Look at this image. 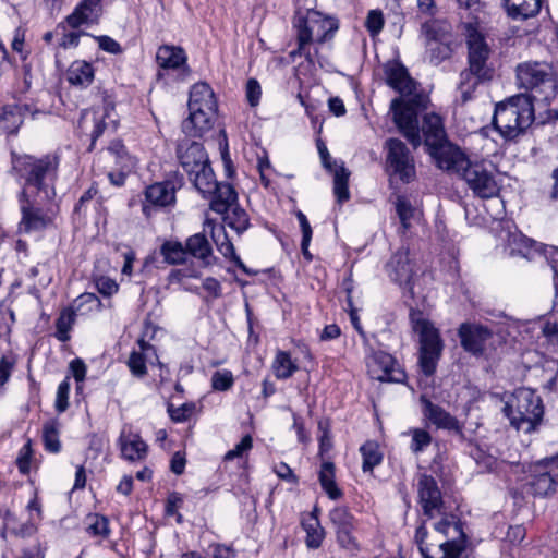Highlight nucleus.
I'll use <instances>...</instances> for the list:
<instances>
[{"instance_id": "obj_1", "label": "nucleus", "mask_w": 558, "mask_h": 558, "mask_svg": "<svg viewBox=\"0 0 558 558\" xmlns=\"http://www.w3.org/2000/svg\"><path fill=\"white\" fill-rule=\"evenodd\" d=\"M387 83L396 89L401 97L391 101L393 121L404 137L414 146H420L418 111L427 108V95L416 92V83L407 69L395 63L387 71Z\"/></svg>"}, {"instance_id": "obj_2", "label": "nucleus", "mask_w": 558, "mask_h": 558, "mask_svg": "<svg viewBox=\"0 0 558 558\" xmlns=\"http://www.w3.org/2000/svg\"><path fill=\"white\" fill-rule=\"evenodd\" d=\"M13 169L24 180L19 195L33 197L35 202L54 199V181L58 174L59 158L56 155H46L41 158L33 156H14Z\"/></svg>"}, {"instance_id": "obj_3", "label": "nucleus", "mask_w": 558, "mask_h": 558, "mask_svg": "<svg viewBox=\"0 0 558 558\" xmlns=\"http://www.w3.org/2000/svg\"><path fill=\"white\" fill-rule=\"evenodd\" d=\"M435 543H427V530L417 526L414 541L424 558H459L465 549L466 536L454 515H447L434 525Z\"/></svg>"}, {"instance_id": "obj_4", "label": "nucleus", "mask_w": 558, "mask_h": 558, "mask_svg": "<svg viewBox=\"0 0 558 558\" xmlns=\"http://www.w3.org/2000/svg\"><path fill=\"white\" fill-rule=\"evenodd\" d=\"M468 68L460 73L458 89L463 102L470 100L476 88L493 80L494 69L488 64L490 48L484 36L474 27H468Z\"/></svg>"}, {"instance_id": "obj_5", "label": "nucleus", "mask_w": 558, "mask_h": 558, "mask_svg": "<svg viewBox=\"0 0 558 558\" xmlns=\"http://www.w3.org/2000/svg\"><path fill=\"white\" fill-rule=\"evenodd\" d=\"M296 35L298 49L291 52V57L304 56L312 62L310 46L323 44L331 39L338 29V21L314 9H304L296 4L292 21Z\"/></svg>"}, {"instance_id": "obj_6", "label": "nucleus", "mask_w": 558, "mask_h": 558, "mask_svg": "<svg viewBox=\"0 0 558 558\" xmlns=\"http://www.w3.org/2000/svg\"><path fill=\"white\" fill-rule=\"evenodd\" d=\"M534 120L532 97L519 94L496 105L493 124L505 138H515L523 133Z\"/></svg>"}, {"instance_id": "obj_7", "label": "nucleus", "mask_w": 558, "mask_h": 558, "mask_svg": "<svg viewBox=\"0 0 558 558\" xmlns=\"http://www.w3.org/2000/svg\"><path fill=\"white\" fill-rule=\"evenodd\" d=\"M511 426L530 434L541 423L544 408L541 397L530 388H520L511 396L502 409Z\"/></svg>"}, {"instance_id": "obj_8", "label": "nucleus", "mask_w": 558, "mask_h": 558, "mask_svg": "<svg viewBox=\"0 0 558 558\" xmlns=\"http://www.w3.org/2000/svg\"><path fill=\"white\" fill-rule=\"evenodd\" d=\"M177 157L190 181L197 191H208L213 186V168L207 153L198 142L182 140L177 146Z\"/></svg>"}, {"instance_id": "obj_9", "label": "nucleus", "mask_w": 558, "mask_h": 558, "mask_svg": "<svg viewBox=\"0 0 558 558\" xmlns=\"http://www.w3.org/2000/svg\"><path fill=\"white\" fill-rule=\"evenodd\" d=\"M410 320L420 337V368L426 376H430L436 371L444 348L439 331L418 311L411 310Z\"/></svg>"}, {"instance_id": "obj_10", "label": "nucleus", "mask_w": 558, "mask_h": 558, "mask_svg": "<svg viewBox=\"0 0 558 558\" xmlns=\"http://www.w3.org/2000/svg\"><path fill=\"white\" fill-rule=\"evenodd\" d=\"M517 81L521 88L535 90L544 100L554 97L556 82L551 68L545 62H524L517 66Z\"/></svg>"}, {"instance_id": "obj_11", "label": "nucleus", "mask_w": 558, "mask_h": 558, "mask_svg": "<svg viewBox=\"0 0 558 558\" xmlns=\"http://www.w3.org/2000/svg\"><path fill=\"white\" fill-rule=\"evenodd\" d=\"M17 198L22 214L19 226L21 232L40 231L52 222L53 199H44L41 203H37L33 197L19 195Z\"/></svg>"}, {"instance_id": "obj_12", "label": "nucleus", "mask_w": 558, "mask_h": 558, "mask_svg": "<svg viewBox=\"0 0 558 558\" xmlns=\"http://www.w3.org/2000/svg\"><path fill=\"white\" fill-rule=\"evenodd\" d=\"M558 486V464L554 458L531 465L524 490L534 496H547Z\"/></svg>"}, {"instance_id": "obj_13", "label": "nucleus", "mask_w": 558, "mask_h": 558, "mask_svg": "<svg viewBox=\"0 0 558 558\" xmlns=\"http://www.w3.org/2000/svg\"><path fill=\"white\" fill-rule=\"evenodd\" d=\"M388 169L403 182L415 178V166L405 144L398 138H389L385 143Z\"/></svg>"}, {"instance_id": "obj_14", "label": "nucleus", "mask_w": 558, "mask_h": 558, "mask_svg": "<svg viewBox=\"0 0 558 558\" xmlns=\"http://www.w3.org/2000/svg\"><path fill=\"white\" fill-rule=\"evenodd\" d=\"M461 177L472 192L481 198H492L499 193V185L494 174L483 162H470Z\"/></svg>"}, {"instance_id": "obj_15", "label": "nucleus", "mask_w": 558, "mask_h": 558, "mask_svg": "<svg viewBox=\"0 0 558 558\" xmlns=\"http://www.w3.org/2000/svg\"><path fill=\"white\" fill-rule=\"evenodd\" d=\"M462 348L474 356H483L493 339L489 328L476 323H463L458 329Z\"/></svg>"}, {"instance_id": "obj_16", "label": "nucleus", "mask_w": 558, "mask_h": 558, "mask_svg": "<svg viewBox=\"0 0 558 558\" xmlns=\"http://www.w3.org/2000/svg\"><path fill=\"white\" fill-rule=\"evenodd\" d=\"M388 277L400 288L413 295L414 264L409 257V250L399 248L386 264Z\"/></svg>"}, {"instance_id": "obj_17", "label": "nucleus", "mask_w": 558, "mask_h": 558, "mask_svg": "<svg viewBox=\"0 0 558 558\" xmlns=\"http://www.w3.org/2000/svg\"><path fill=\"white\" fill-rule=\"evenodd\" d=\"M429 62L437 65L451 56L448 37L437 22H426L422 26Z\"/></svg>"}, {"instance_id": "obj_18", "label": "nucleus", "mask_w": 558, "mask_h": 558, "mask_svg": "<svg viewBox=\"0 0 558 558\" xmlns=\"http://www.w3.org/2000/svg\"><path fill=\"white\" fill-rule=\"evenodd\" d=\"M112 113L113 108L110 104L104 105L101 109H90L82 113L78 126L83 133L90 136L92 143L89 150L93 149L96 141L102 135L105 130L108 129L109 124L116 123Z\"/></svg>"}, {"instance_id": "obj_19", "label": "nucleus", "mask_w": 558, "mask_h": 558, "mask_svg": "<svg viewBox=\"0 0 558 558\" xmlns=\"http://www.w3.org/2000/svg\"><path fill=\"white\" fill-rule=\"evenodd\" d=\"M417 494L423 512L428 518L442 513V496L436 480L428 474L417 475Z\"/></svg>"}, {"instance_id": "obj_20", "label": "nucleus", "mask_w": 558, "mask_h": 558, "mask_svg": "<svg viewBox=\"0 0 558 558\" xmlns=\"http://www.w3.org/2000/svg\"><path fill=\"white\" fill-rule=\"evenodd\" d=\"M429 154L436 159L440 169L454 172L459 175L463 173L471 162L459 147L449 143L447 140L428 148Z\"/></svg>"}, {"instance_id": "obj_21", "label": "nucleus", "mask_w": 558, "mask_h": 558, "mask_svg": "<svg viewBox=\"0 0 558 558\" xmlns=\"http://www.w3.org/2000/svg\"><path fill=\"white\" fill-rule=\"evenodd\" d=\"M368 373L379 381L402 383L405 374L400 369L395 359L385 352L374 353L367 362Z\"/></svg>"}, {"instance_id": "obj_22", "label": "nucleus", "mask_w": 558, "mask_h": 558, "mask_svg": "<svg viewBox=\"0 0 558 558\" xmlns=\"http://www.w3.org/2000/svg\"><path fill=\"white\" fill-rule=\"evenodd\" d=\"M318 153L324 167L333 175V193L338 203H343L350 198L348 182L350 171L343 166L338 165L336 161L331 162L330 155L324 143H317Z\"/></svg>"}, {"instance_id": "obj_23", "label": "nucleus", "mask_w": 558, "mask_h": 558, "mask_svg": "<svg viewBox=\"0 0 558 558\" xmlns=\"http://www.w3.org/2000/svg\"><path fill=\"white\" fill-rule=\"evenodd\" d=\"M189 117L182 122V130L189 136H202L213 128L217 107H189Z\"/></svg>"}, {"instance_id": "obj_24", "label": "nucleus", "mask_w": 558, "mask_h": 558, "mask_svg": "<svg viewBox=\"0 0 558 558\" xmlns=\"http://www.w3.org/2000/svg\"><path fill=\"white\" fill-rule=\"evenodd\" d=\"M210 182V180H208ZM213 186L208 191H198L204 197H210V209L217 214H223L236 204L238 194L229 183H219L213 174Z\"/></svg>"}, {"instance_id": "obj_25", "label": "nucleus", "mask_w": 558, "mask_h": 558, "mask_svg": "<svg viewBox=\"0 0 558 558\" xmlns=\"http://www.w3.org/2000/svg\"><path fill=\"white\" fill-rule=\"evenodd\" d=\"M146 203L143 205V213L146 217L151 216L154 207H166L175 201V190L172 182H160L148 186L145 191Z\"/></svg>"}, {"instance_id": "obj_26", "label": "nucleus", "mask_w": 558, "mask_h": 558, "mask_svg": "<svg viewBox=\"0 0 558 558\" xmlns=\"http://www.w3.org/2000/svg\"><path fill=\"white\" fill-rule=\"evenodd\" d=\"M423 407V415L437 428L461 433L459 421L440 405L433 403L425 396L420 398Z\"/></svg>"}, {"instance_id": "obj_27", "label": "nucleus", "mask_w": 558, "mask_h": 558, "mask_svg": "<svg viewBox=\"0 0 558 558\" xmlns=\"http://www.w3.org/2000/svg\"><path fill=\"white\" fill-rule=\"evenodd\" d=\"M101 15L100 0H82L74 11L66 16V23L71 28L82 25L97 24Z\"/></svg>"}, {"instance_id": "obj_28", "label": "nucleus", "mask_w": 558, "mask_h": 558, "mask_svg": "<svg viewBox=\"0 0 558 558\" xmlns=\"http://www.w3.org/2000/svg\"><path fill=\"white\" fill-rule=\"evenodd\" d=\"M210 231L213 241L215 242L217 250L226 257L230 258L235 265L246 271V267L241 258L235 254L234 246L229 240L223 226H216L210 220H206L204 223V231Z\"/></svg>"}, {"instance_id": "obj_29", "label": "nucleus", "mask_w": 558, "mask_h": 558, "mask_svg": "<svg viewBox=\"0 0 558 558\" xmlns=\"http://www.w3.org/2000/svg\"><path fill=\"white\" fill-rule=\"evenodd\" d=\"M156 61L161 69L179 70L186 66V56L182 48L175 46H161L156 53Z\"/></svg>"}, {"instance_id": "obj_30", "label": "nucleus", "mask_w": 558, "mask_h": 558, "mask_svg": "<svg viewBox=\"0 0 558 558\" xmlns=\"http://www.w3.org/2000/svg\"><path fill=\"white\" fill-rule=\"evenodd\" d=\"M187 255L202 262L204 266L211 265L213 247L204 233H196L185 241Z\"/></svg>"}, {"instance_id": "obj_31", "label": "nucleus", "mask_w": 558, "mask_h": 558, "mask_svg": "<svg viewBox=\"0 0 558 558\" xmlns=\"http://www.w3.org/2000/svg\"><path fill=\"white\" fill-rule=\"evenodd\" d=\"M66 81L76 87H87L94 81V68L85 60L73 61L66 71Z\"/></svg>"}, {"instance_id": "obj_32", "label": "nucleus", "mask_w": 558, "mask_h": 558, "mask_svg": "<svg viewBox=\"0 0 558 558\" xmlns=\"http://www.w3.org/2000/svg\"><path fill=\"white\" fill-rule=\"evenodd\" d=\"M120 445L122 456L130 461L142 460L146 456L147 445L137 434L122 432Z\"/></svg>"}, {"instance_id": "obj_33", "label": "nucleus", "mask_w": 558, "mask_h": 558, "mask_svg": "<svg viewBox=\"0 0 558 558\" xmlns=\"http://www.w3.org/2000/svg\"><path fill=\"white\" fill-rule=\"evenodd\" d=\"M418 130L421 131L420 128ZM422 132L425 136V145L428 148L446 141L442 121L438 114L427 113L424 116Z\"/></svg>"}, {"instance_id": "obj_34", "label": "nucleus", "mask_w": 558, "mask_h": 558, "mask_svg": "<svg viewBox=\"0 0 558 558\" xmlns=\"http://www.w3.org/2000/svg\"><path fill=\"white\" fill-rule=\"evenodd\" d=\"M140 351H133L129 357L128 365L135 376H144L146 374V361H151V356L156 357V351L151 344L143 339L138 340Z\"/></svg>"}, {"instance_id": "obj_35", "label": "nucleus", "mask_w": 558, "mask_h": 558, "mask_svg": "<svg viewBox=\"0 0 558 558\" xmlns=\"http://www.w3.org/2000/svg\"><path fill=\"white\" fill-rule=\"evenodd\" d=\"M504 3L512 19L522 20L535 16L542 7V0H504Z\"/></svg>"}, {"instance_id": "obj_36", "label": "nucleus", "mask_w": 558, "mask_h": 558, "mask_svg": "<svg viewBox=\"0 0 558 558\" xmlns=\"http://www.w3.org/2000/svg\"><path fill=\"white\" fill-rule=\"evenodd\" d=\"M508 242L511 254H519L527 259H532L539 251V245L522 233H511Z\"/></svg>"}, {"instance_id": "obj_37", "label": "nucleus", "mask_w": 558, "mask_h": 558, "mask_svg": "<svg viewBox=\"0 0 558 558\" xmlns=\"http://www.w3.org/2000/svg\"><path fill=\"white\" fill-rule=\"evenodd\" d=\"M335 464L331 461H324L318 473L322 488L333 500L342 496V492L338 488L335 481Z\"/></svg>"}, {"instance_id": "obj_38", "label": "nucleus", "mask_w": 558, "mask_h": 558, "mask_svg": "<svg viewBox=\"0 0 558 558\" xmlns=\"http://www.w3.org/2000/svg\"><path fill=\"white\" fill-rule=\"evenodd\" d=\"M217 107L214 92L206 83L193 85L190 92L189 107Z\"/></svg>"}, {"instance_id": "obj_39", "label": "nucleus", "mask_w": 558, "mask_h": 558, "mask_svg": "<svg viewBox=\"0 0 558 558\" xmlns=\"http://www.w3.org/2000/svg\"><path fill=\"white\" fill-rule=\"evenodd\" d=\"M160 253L169 265H181L186 262L185 244L179 241H166L160 247Z\"/></svg>"}, {"instance_id": "obj_40", "label": "nucleus", "mask_w": 558, "mask_h": 558, "mask_svg": "<svg viewBox=\"0 0 558 558\" xmlns=\"http://www.w3.org/2000/svg\"><path fill=\"white\" fill-rule=\"evenodd\" d=\"M360 452L363 458L362 469L364 472H373L374 468L383 461V452L376 441L368 440L361 446Z\"/></svg>"}, {"instance_id": "obj_41", "label": "nucleus", "mask_w": 558, "mask_h": 558, "mask_svg": "<svg viewBox=\"0 0 558 558\" xmlns=\"http://www.w3.org/2000/svg\"><path fill=\"white\" fill-rule=\"evenodd\" d=\"M302 526L306 532V545L310 548H318L324 539V530L319 524L317 517L312 513L302 521Z\"/></svg>"}, {"instance_id": "obj_42", "label": "nucleus", "mask_w": 558, "mask_h": 558, "mask_svg": "<svg viewBox=\"0 0 558 558\" xmlns=\"http://www.w3.org/2000/svg\"><path fill=\"white\" fill-rule=\"evenodd\" d=\"M86 532L94 537L108 538L110 535L108 518L98 513L88 514L86 517Z\"/></svg>"}, {"instance_id": "obj_43", "label": "nucleus", "mask_w": 558, "mask_h": 558, "mask_svg": "<svg viewBox=\"0 0 558 558\" xmlns=\"http://www.w3.org/2000/svg\"><path fill=\"white\" fill-rule=\"evenodd\" d=\"M275 376L278 379H287L298 371L296 364L291 360V356L286 351H278L272 363Z\"/></svg>"}, {"instance_id": "obj_44", "label": "nucleus", "mask_w": 558, "mask_h": 558, "mask_svg": "<svg viewBox=\"0 0 558 558\" xmlns=\"http://www.w3.org/2000/svg\"><path fill=\"white\" fill-rule=\"evenodd\" d=\"M223 221L238 233L245 231L248 227V217L244 209L238 203L231 206L223 214Z\"/></svg>"}, {"instance_id": "obj_45", "label": "nucleus", "mask_w": 558, "mask_h": 558, "mask_svg": "<svg viewBox=\"0 0 558 558\" xmlns=\"http://www.w3.org/2000/svg\"><path fill=\"white\" fill-rule=\"evenodd\" d=\"M329 519L338 531L355 530L356 521L347 507H336L329 513Z\"/></svg>"}, {"instance_id": "obj_46", "label": "nucleus", "mask_w": 558, "mask_h": 558, "mask_svg": "<svg viewBox=\"0 0 558 558\" xmlns=\"http://www.w3.org/2000/svg\"><path fill=\"white\" fill-rule=\"evenodd\" d=\"M43 441L46 450L58 453L61 450L59 440V424L57 421H48L43 426Z\"/></svg>"}, {"instance_id": "obj_47", "label": "nucleus", "mask_w": 558, "mask_h": 558, "mask_svg": "<svg viewBox=\"0 0 558 558\" xmlns=\"http://www.w3.org/2000/svg\"><path fill=\"white\" fill-rule=\"evenodd\" d=\"M74 322L75 314L72 310L66 308L61 312L56 323V337L58 338V340L65 342L70 339L69 331L71 330Z\"/></svg>"}, {"instance_id": "obj_48", "label": "nucleus", "mask_w": 558, "mask_h": 558, "mask_svg": "<svg viewBox=\"0 0 558 558\" xmlns=\"http://www.w3.org/2000/svg\"><path fill=\"white\" fill-rule=\"evenodd\" d=\"M395 206L402 228L407 230L410 227V220L414 216L415 208L411 204L410 199L403 195L397 196Z\"/></svg>"}, {"instance_id": "obj_49", "label": "nucleus", "mask_w": 558, "mask_h": 558, "mask_svg": "<svg viewBox=\"0 0 558 558\" xmlns=\"http://www.w3.org/2000/svg\"><path fill=\"white\" fill-rule=\"evenodd\" d=\"M412 435L411 450L414 453L422 452L432 442V436L428 432L421 428H414L409 432Z\"/></svg>"}, {"instance_id": "obj_50", "label": "nucleus", "mask_w": 558, "mask_h": 558, "mask_svg": "<svg viewBox=\"0 0 558 558\" xmlns=\"http://www.w3.org/2000/svg\"><path fill=\"white\" fill-rule=\"evenodd\" d=\"M234 383L233 375L230 371H217L211 376V387L214 390L227 391Z\"/></svg>"}, {"instance_id": "obj_51", "label": "nucleus", "mask_w": 558, "mask_h": 558, "mask_svg": "<svg viewBox=\"0 0 558 558\" xmlns=\"http://www.w3.org/2000/svg\"><path fill=\"white\" fill-rule=\"evenodd\" d=\"M17 359L13 353L3 355L0 359V386H3L10 378Z\"/></svg>"}, {"instance_id": "obj_52", "label": "nucleus", "mask_w": 558, "mask_h": 558, "mask_svg": "<svg viewBox=\"0 0 558 558\" xmlns=\"http://www.w3.org/2000/svg\"><path fill=\"white\" fill-rule=\"evenodd\" d=\"M69 392H70V383L69 378H65L58 386L57 398H56V409L59 413L64 412L69 407Z\"/></svg>"}, {"instance_id": "obj_53", "label": "nucleus", "mask_w": 558, "mask_h": 558, "mask_svg": "<svg viewBox=\"0 0 558 558\" xmlns=\"http://www.w3.org/2000/svg\"><path fill=\"white\" fill-rule=\"evenodd\" d=\"M354 530H344L337 532V541L339 545L348 551L355 553L359 550V543L353 536Z\"/></svg>"}, {"instance_id": "obj_54", "label": "nucleus", "mask_w": 558, "mask_h": 558, "mask_svg": "<svg viewBox=\"0 0 558 558\" xmlns=\"http://www.w3.org/2000/svg\"><path fill=\"white\" fill-rule=\"evenodd\" d=\"M195 410L193 403H184L178 408L170 405L168 408L169 414L174 422H184L189 420Z\"/></svg>"}, {"instance_id": "obj_55", "label": "nucleus", "mask_w": 558, "mask_h": 558, "mask_svg": "<svg viewBox=\"0 0 558 558\" xmlns=\"http://www.w3.org/2000/svg\"><path fill=\"white\" fill-rule=\"evenodd\" d=\"M246 99L252 107H256L259 104L262 96V87L257 80L250 78L246 83Z\"/></svg>"}, {"instance_id": "obj_56", "label": "nucleus", "mask_w": 558, "mask_h": 558, "mask_svg": "<svg viewBox=\"0 0 558 558\" xmlns=\"http://www.w3.org/2000/svg\"><path fill=\"white\" fill-rule=\"evenodd\" d=\"M253 445L252 437L250 435H245L242 440L231 450H229L226 456L225 460H232L234 458L242 457L245 452H247Z\"/></svg>"}, {"instance_id": "obj_57", "label": "nucleus", "mask_w": 558, "mask_h": 558, "mask_svg": "<svg viewBox=\"0 0 558 558\" xmlns=\"http://www.w3.org/2000/svg\"><path fill=\"white\" fill-rule=\"evenodd\" d=\"M384 26V16L379 10H372L366 17V27L372 35L378 34Z\"/></svg>"}, {"instance_id": "obj_58", "label": "nucleus", "mask_w": 558, "mask_h": 558, "mask_svg": "<svg viewBox=\"0 0 558 558\" xmlns=\"http://www.w3.org/2000/svg\"><path fill=\"white\" fill-rule=\"evenodd\" d=\"M94 39L98 43L99 48L106 52L112 54H119L122 52L120 44L109 36H94Z\"/></svg>"}, {"instance_id": "obj_59", "label": "nucleus", "mask_w": 558, "mask_h": 558, "mask_svg": "<svg viewBox=\"0 0 558 558\" xmlns=\"http://www.w3.org/2000/svg\"><path fill=\"white\" fill-rule=\"evenodd\" d=\"M24 43H25V29L22 27H17L14 31L13 39L11 43V48L13 51L17 52L22 60L25 61L27 58L28 52L24 50Z\"/></svg>"}, {"instance_id": "obj_60", "label": "nucleus", "mask_w": 558, "mask_h": 558, "mask_svg": "<svg viewBox=\"0 0 558 558\" xmlns=\"http://www.w3.org/2000/svg\"><path fill=\"white\" fill-rule=\"evenodd\" d=\"M296 218L299 220L301 230H302V243L301 246L305 251L308 247L311 238H312V228L306 216L302 211L296 213Z\"/></svg>"}, {"instance_id": "obj_61", "label": "nucleus", "mask_w": 558, "mask_h": 558, "mask_svg": "<svg viewBox=\"0 0 558 558\" xmlns=\"http://www.w3.org/2000/svg\"><path fill=\"white\" fill-rule=\"evenodd\" d=\"M96 287L99 293L105 296H110L118 291V284L114 280L108 277H100L96 281Z\"/></svg>"}, {"instance_id": "obj_62", "label": "nucleus", "mask_w": 558, "mask_h": 558, "mask_svg": "<svg viewBox=\"0 0 558 558\" xmlns=\"http://www.w3.org/2000/svg\"><path fill=\"white\" fill-rule=\"evenodd\" d=\"M32 446L31 440H28L21 449L20 456L17 458V465L22 473H27L29 470V459L32 456Z\"/></svg>"}, {"instance_id": "obj_63", "label": "nucleus", "mask_w": 558, "mask_h": 558, "mask_svg": "<svg viewBox=\"0 0 558 558\" xmlns=\"http://www.w3.org/2000/svg\"><path fill=\"white\" fill-rule=\"evenodd\" d=\"M274 471L282 480H286L291 483L298 482L296 476L293 474V471L291 470V468L283 462L276 464L274 466Z\"/></svg>"}, {"instance_id": "obj_64", "label": "nucleus", "mask_w": 558, "mask_h": 558, "mask_svg": "<svg viewBox=\"0 0 558 558\" xmlns=\"http://www.w3.org/2000/svg\"><path fill=\"white\" fill-rule=\"evenodd\" d=\"M70 369L76 381H83L86 375V365L81 359H75L70 363Z\"/></svg>"}]
</instances>
